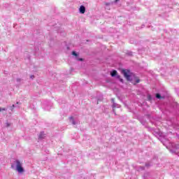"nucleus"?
<instances>
[{
    "instance_id": "f257e3e1",
    "label": "nucleus",
    "mask_w": 179,
    "mask_h": 179,
    "mask_svg": "<svg viewBox=\"0 0 179 179\" xmlns=\"http://www.w3.org/2000/svg\"><path fill=\"white\" fill-rule=\"evenodd\" d=\"M121 72L122 75H124V77L128 82H131L133 85H136V83H139L141 82V80L139 78L136 77L134 73L131 72L130 70L128 69H122Z\"/></svg>"
},
{
    "instance_id": "f03ea898",
    "label": "nucleus",
    "mask_w": 179,
    "mask_h": 179,
    "mask_svg": "<svg viewBox=\"0 0 179 179\" xmlns=\"http://www.w3.org/2000/svg\"><path fill=\"white\" fill-rule=\"evenodd\" d=\"M15 163L17 164L16 167H17V171H18V173H23V171H24V169L22 166V163L20 162V161L16 160Z\"/></svg>"
},
{
    "instance_id": "7ed1b4c3",
    "label": "nucleus",
    "mask_w": 179,
    "mask_h": 179,
    "mask_svg": "<svg viewBox=\"0 0 179 179\" xmlns=\"http://www.w3.org/2000/svg\"><path fill=\"white\" fill-rule=\"evenodd\" d=\"M86 12V8L84 6H80V13H85Z\"/></svg>"
},
{
    "instance_id": "20e7f679",
    "label": "nucleus",
    "mask_w": 179,
    "mask_h": 179,
    "mask_svg": "<svg viewBox=\"0 0 179 179\" xmlns=\"http://www.w3.org/2000/svg\"><path fill=\"white\" fill-rule=\"evenodd\" d=\"M45 138V134H44V132H41L38 138L39 139H44Z\"/></svg>"
},
{
    "instance_id": "39448f33",
    "label": "nucleus",
    "mask_w": 179,
    "mask_h": 179,
    "mask_svg": "<svg viewBox=\"0 0 179 179\" xmlns=\"http://www.w3.org/2000/svg\"><path fill=\"white\" fill-rule=\"evenodd\" d=\"M117 71H115V70H113V71L110 73V76H111L113 78H114V76H117Z\"/></svg>"
},
{
    "instance_id": "423d86ee",
    "label": "nucleus",
    "mask_w": 179,
    "mask_h": 179,
    "mask_svg": "<svg viewBox=\"0 0 179 179\" xmlns=\"http://www.w3.org/2000/svg\"><path fill=\"white\" fill-rule=\"evenodd\" d=\"M70 121L72 122L73 125H76V122H75V119H73V117H70Z\"/></svg>"
},
{
    "instance_id": "0eeeda50",
    "label": "nucleus",
    "mask_w": 179,
    "mask_h": 179,
    "mask_svg": "<svg viewBox=\"0 0 179 179\" xmlns=\"http://www.w3.org/2000/svg\"><path fill=\"white\" fill-rule=\"evenodd\" d=\"M117 78L119 79L120 82H121V83H124V79H122L121 78V76H117Z\"/></svg>"
},
{
    "instance_id": "6e6552de",
    "label": "nucleus",
    "mask_w": 179,
    "mask_h": 179,
    "mask_svg": "<svg viewBox=\"0 0 179 179\" xmlns=\"http://www.w3.org/2000/svg\"><path fill=\"white\" fill-rule=\"evenodd\" d=\"M72 55H74V57H78V53H76V52H75V51H73Z\"/></svg>"
},
{
    "instance_id": "1a4fd4ad",
    "label": "nucleus",
    "mask_w": 179,
    "mask_h": 179,
    "mask_svg": "<svg viewBox=\"0 0 179 179\" xmlns=\"http://www.w3.org/2000/svg\"><path fill=\"white\" fill-rule=\"evenodd\" d=\"M156 97L157 99H162V95H160V94H157Z\"/></svg>"
},
{
    "instance_id": "9d476101",
    "label": "nucleus",
    "mask_w": 179,
    "mask_h": 179,
    "mask_svg": "<svg viewBox=\"0 0 179 179\" xmlns=\"http://www.w3.org/2000/svg\"><path fill=\"white\" fill-rule=\"evenodd\" d=\"M1 111H6V108H1Z\"/></svg>"
},
{
    "instance_id": "9b49d317",
    "label": "nucleus",
    "mask_w": 179,
    "mask_h": 179,
    "mask_svg": "<svg viewBox=\"0 0 179 179\" xmlns=\"http://www.w3.org/2000/svg\"><path fill=\"white\" fill-rule=\"evenodd\" d=\"M78 61H83V58H79V59H78Z\"/></svg>"
},
{
    "instance_id": "f8f14e48",
    "label": "nucleus",
    "mask_w": 179,
    "mask_h": 179,
    "mask_svg": "<svg viewBox=\"0 0 179 179\" xmlns=\"http://www.w3.org/2000/svg\"><path fill=\"white\" fill-rule=\"evenodd\" d=\"M113 108H115V105H113Z\"/></svg>"
},
{
    "instance_id": "ddd939ff",
    "label": "nucleus",
    "mask_w": 179,
    "mask_h": 179,
    "mask_svg": "<svg viewBox=\"0 0 179 179\" xmlns=\"http://www.w3.org/2000/svg\"><path fill=\"white\" fill-rule=\"evenodd\" d=\"M31 78H34V76H31Z\"/></svg>"
},
{
    "instance_id": "4468645a",
    "label": "nucleus",
    "mask_w": 179,
    "mask_h": 179,
    "mask_svg": "<svg viewBox=\"0 0 179 179\" xmlns=\"http://www.w3.org/2000/svg\"><path fill=\"white\" fill-rule=\"evenodd\" d=\"M15 108V105H13V108Z\"/></svg>"
},
{
    "instance_id": "2eb2a0df",
    "label": "nucleus",
    "mask_w": 179,
    "mask_h": 179,
    "mask_svg": "<svg viewBox=\"0 0 179 179\" xmlns=\"http://www.w3.org/2000/svg\"><path fill=\"white\" fill-rule=\"evenodd\" d=\"M118 1V0H116V2Z\"/></svg>"
},
{
    "instance_id": "dca6fc26",
    "label": "nucleus",
    "mask_w": 179,
    "mask_h": 179,
    "mask_svg": "<svg viewBox=\"0 0 179 179\" xmlns=\"http://www.w3.org/2000/svg\"><path fill=\"white\" fill-rule=\"evenodd\" d=\"M0 111H1V108H0Z\"/></svg>"
}]
</instances>
